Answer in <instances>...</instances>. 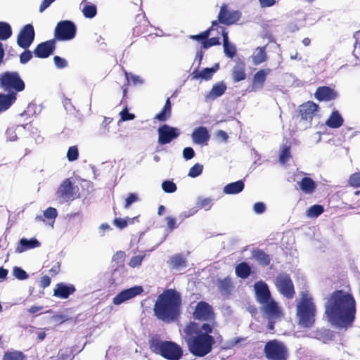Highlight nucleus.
I'll return each instance as SVG.
<instances>
[{"label": "nucleus", "instance_id": "19", "mask_svg": "<svg viewBox=\"0 0 360 360\" xmlns=\"http://www.w3.org/2000/svg\"><path fill=\"white\" fill-rule=\"evenodd\" d=\"M262 311L269 319H276L282 316V311L278 304L272 299L266 303H262Z\"/></svg>", "mask_w": 360, "mask_h": 360}, {"label": "nucleus", "instance_id": "30", "mask_svg": "<svg viewBox=\"0 0 360 360\" xmlns=\"http://www.w3.org/2000/svg\"><path fill=\"white\" fill-rule=\"evenodd\" d=\"M245 188L243 181L238 180L226 185L224 188V192L226 194H238L240 193Z\"/></svg>", "mask_w": 360, "mask_h": 360}, {"label": "nucleus", "instance_id": "9", "mask_svg": "<svg viewBox=\"0 0 360 360\" xmlns=\"http://www.w3.org/2000/svg\"><path fill=\"white\" fill-rule=\"evenodd\" d=\"M77 34V27L70 20H61L55 27L53 39L58 41H70L73 39Z\"/></svg>", "mask_w": 360, "mask_h": 360}, {"label": "nucleus", "instance_id": "34", "mask_svg": "<svg viewBox=\"0 0 360 360\" xmlns=\"http://www.w3.org/2000/svg\"><path fill=\"white\" fill-rule=\"evenodd\" d=\"M3 360H27V356L21 351L8 349L4 353Z\"/></svg>", "mask_w": 360, "mask_h": 360}, {"label": "nucleus", "instance_id": "13", "mask_svg": "<svg viewBox=\"0 0 360 360\" xmlns=\"http://www.w3.org/2000/svg\"><path fill=\"white\" fill-rule=\"evenodd\" d=\"M158 142L160 145H166L169 143L179 135V131L177 128L170 127L167 124H163L158 129Z\"/></svg>", "mask_w": 360, "mask_h": 360}, {"label": "nucleus", "instance_id": "28", "mask_svg": "<svg viewBox=\"0 0 360 360\" xmlns=\"http://www.w3.org/2000/svg\"><path fill=\"white\" fill-rule=\"evenodd\" d=\"M300 188L306 194H311L314 192L316 188L315 181L310 177H303L300 181L298 182Z\"/></svg>", "mask_w": 360, "mask_h": 360}, {"label": "nucleus", "instance_id": "46", "mask_svg": "<svg viewBox=\"0 0 360 360\" xmlns=\"http://www.w3.org/2000/svg\"><path fill=\"white\" fill-rule=\"evenodd\" d=\"M162 188L165 193H172L176 191L177 187L172 181L167 180L162 183Z\"/></svg>", "mask_w": 360, "mask_h": 360}, {"label": "nucleus", "instance_id": "29", "mask_svg": "<svg viewBox=\"0 0 360 360\" xmlns=\"http://www.w3.org/2000/svg\"><path fill=\"white\" fill-rule=\"evenodd\" d=\"M219 27L220 26L217 25V21H212L211 27H210L208 29L200 32L198 34L190 35L189 38L195 41H200L202 44L210 37L211 31L215 30H218L219 29Z\"/></svg>", "mask_w": 360, "mask_h": 360}, {"label": "nucleus", "instance_id": "3", "mask_svg": "<svg viewBox=\"0 0 360 360\" xmlns=\"http://www.w3.org/2000/svg\"><path fill=\"white\" fill-rule=\"evenodd\" d=\"M181 308V293L174 288H169L164 290L158 296L153 306V312L158 320L170 323L179 319Z\"/></svg>", "mask_w": 360, "mask_h": 360}, {"label": "nucleus", "instance_id": "11", "mask_svg": "<svg viewBox=\"0 0 360 360\" xmlns=\"http://www.w3.org/2000/svg\"><path fill=\"white\" fill-rule=\"evenodd\" d=\"M275 285L278 291L288 299L293 298L295 292L293 282L289 274H278L275 279Z\"/></svg>", "mask_w": 360, "mask_h": 360}, {"label": "nucleus", "instance_id": "26", "mask_svg": "<svg viewBox=\"0 0 360 360\" xmlns=\"http://www.w3.org/2000/svg\"><path fill=\"white\" fill-rule=\"evenodd\" d=\"M252 257L262 266H267L271 263V257L262 249H254L252 252Z\"/></svg>", "mask_w": 360, "mask_h": 360}, {"label": "nucleus", "instance_id": "63", "mask_svg": "<svg viewBox=\"0 0 360 360\" xmlns=\"http://www.w3.org/2000/svg\"><path fill=\"white\" fill-rule=\"evenodd\" d=\"M51 284V278L49 276H43L41 278L40 282H39V286L44 289L49 286Z\"/></svg>", "mask_w": 360, "mask_h": 360}, {"label": "nucleus", "instance_id": "4", "mask_svg": "<svg viewBox=\"0 0 360 360\" xmlns=\"http://www.w3.org/2000/svg\"><path fill=\"white\" fill-rule=\"evenodd\" d=\"M0 86L5 90H13L5 94L0 93V114L11 108L17 99V92L25 88L23 80L17 72H6L0 75Z\"/></svg>", "mask_w": 360, "mask_h": 360}, {"label": "nucleus", "instance_id": "15", "mask_svg": "<svg viewBox=\"0 0 360 360\" xmlns=\"http://www.w3.org/2000/svg\"><path fill=\"white\" fill-rule=\"evenodd\" d=\"M240 13L238 11H229L226 4H223L218 14V19L216 20L219 22L227 25H230L236 22L240 18Z\"/></svg>", "mask_w": 360, "mask_h": 360}, {"label": "nucleus", "instance_id": "35", "mask_svg": "<svg viewBox=\"0 0 360 360\" xmlns=\"http://www.w3.org/2000/svg\"><path fill=\"white\" fill-rule=\"evenodd\" d=\"M226 90V85L223 82H218L215 84L209 93V98L214 100L222 96Z\"/></svg>", "mask_w": 360, "mask_h": 360}, {"label": "nucleus", "instance_id": "50", "mask_svg": "<svg viewBox=\"0 0 360 360\" xmlns=\"http://www.w3.org/2000/svg\"><path fill=\"white\" fill-rule=\"evenodd\" d=\"M14 276L19 280H25L28 278L27 273L20 267L15 266L13 269Z\"/></svg>", "mask_w": 360, "mask_h": 360}, {"label": "nucleus", "instance_id": "62", "mask_svg": "<svg viewBox=\"0 0 360 360\" xmlns=\"http://www.w3.org/2000/svg\"><path fill=\"white\" fill-rule=\"evenodd\" d=\"M253 210L257 214H262L266 210V206L264 202H258L254 205Z\"/></svg>", "mask_w": 360, "mask_h": 360}, {"label": "nucleus", "instance_id": "17", "mask_svg": "<svg viewBox=\"0 0 360 360\" xmlns=\"http://www.w3.org/2000/svg\"><path fill=\"white\" fill-rule=\"evenodd\" d=\"M254 289L256 300L259 304L266 303L272 299L269 287L265 282L262 281L256 282L254 285Z\"/></svg>", "mask_w": 360, "mask_h": 360}, {"label": "nucleus", "instance_id": "22", "mask_svg": "<svg viewBox=\"0 0 360 360\" xmlns=\"http://www.w3.org/2000/svg\"><path fill=\"white\" fill-rule=\"evenodd\" d=\"M223 37V46L225 55L232 58L236 55L237 49L234 44L229 43L228 32L225 27H219Z\"/></svg>", "mask_w": 360, "mask_h": 360}, {"label": "nucleus", "instance_id": "57", "mask_svg": "<svg viewBox=\"0 0 360 360\" xmlns=\"http://www.w3.org/2000/svg\"><path fill=\"white\" fill-rule=\"evenodd\" d=\"M120 115L121 117V120L123 122L128 121V120H132L135 118V115L132 113H129L127 108L123 109L120 112Z\"/></svg>", "mask_w": 360, "mask_h": 360}, {"label": "nucleus", "instance_id": "42", "mask_svg": "<svg viewBox=\"0 0 360 360\" xmlns=\"http://www.w3.org/2000/svg\"><path fill=\"white\" fill-rule=\"evenodd\" d=\"M291 158L290 146H283L280 155L279 162L282 164L286 163Z\"/></svg>", "mask_w": 360, "mask_h": 360}, {"label": "nucleus", "instance_id": "54", "mask_svg": "<svg viewBox=\"0 0 360 360\" xmlns=\"http://www.w3.org/2000/svg\"><path fill=\"white\" fill-rule=\"evenodd\" d=\"M32 58V53L30 50L25 49L20 56V62L22 64L27 63Z\"/></svg>", "mask_w": 360, "mask_h": 360}, {"label": "nucleus", "instance_id": "38", "mask_svg": "<svg viewBox=\"0 0 360 360\" xmlns=\"http://www.w3.org/2000/svg\"><path fill=\"white\" fill-rule=\"evenodd\" d=\"M12 35L11 25L6 22H0V40H6Z\"/></svg>", "mask_w": 360, "mask_h": 360}, {"label": "nucleus", "instance_id": "33", "mask_svg": "<svg viewBox=\"0 0 360 360\" xmlns=\"http://www.w3.org/2000/svg\"><path fill=\"white\" fill-rule=\"evenodd\" d=\"M217 287L220 292L223 295H229L233 288V283L229 277L217 281Z\"/></svg>", "mask_w": 360, "mask_h": 360}, {"label": "nucleus", "instance_id": "2", "mask_svg": "<svg viewBox=\"0 0 360 360\" xmlns=\"http://www.w3.org/2000/svg\"><path fill=\"white\" fill-rule=\"evenodd\" d=\"M356 302L349 285L347 289L335 290L329 294L325 303L324 314L332 324L350 327L355 321Z\"/></svg>", "mask_w": 360, "mask_h": 360}, {"label": "nucleus", "instance_id": "1", "mask_svg": "<svg viewBox=\"0 0 360 360\" xmlns=\"http://www.w3.org/2000/svg\"><path fill=\"white\" fill-rule=\"evenodd\" d=\"M194 321L187 322L183 329L184 339L189 352L195 357H204L212 352L221 335L215 329L216 315L212 307L205 301L198 302L192 313Z\"/></svg>", "mask_w": 360, "mask_h": 360}, {"label": "nucleus", "instance_id": "64", "mask_svg": "<svg viewBox=\"0 0 360 360\" xmlns=\"http://www.w3.org/2000/svg\"><path fill=\"white\" fill-rule=\"evenodd\" d=\"M56 0H43L39 6V12H44Z\"/></svg>", "mask_w": 360, "mask_h": 360}, {"label": "nucleus", "instance_id": "18", "mask_svg": "<svg viewBox=\"0 0 360 360\" xmlns=\"http://www.w3.org/2000/svg\"><path fill=\"white\" fill-rule=\"evenodd\" d=\"M270 68L261 69L258 70L254 75L252 79L251 91L256 92L263 89L266 77L271 73Z\"/></svg>", "mask_w": 360, "mask_h": 360}, {"label": "nucleus", "instance_id": "31", "mask_svg": "<svg viewBox=\"0 0 360 360\" xmlns=\"http://www.w3.org/2000/svg\"><path fill=\"white\" fill-rule=\"evenodd\" d=\"M171 113H172V103H171L169 98H168L166 100V102H165L162 109L161 110V111L155 115V119H157L160 122H165L170 117Z\"/></svg>", "mask_w": 360, "mask_h": 360}, {"label": "nucleus", "instance_id": "36", "mask_svg": "<svg viewBox=\"0 0 360 360\" xmlns=\"http://www.w3.org/2000/svg\"><path fill=\"white\" fill-rule=\"evenodd\" d=\"M236 274L241 278H247L251 274V268L248 263L240 262L236 266Z\"/></svg>", "mask_w": 360, "mask_h": 360}, {"label": "nucleus", "instance_id": "56", "mask_svg": "<svg viewBox=\"0 0 360 360\" xmlns=\"http://www.w3.org/2000/svg\"><path fill=\"white\" fill-rule=\"evenodd\" d=\"M53 61H54L56 66L59 69L64 68L67 67V65H68V62L66 61V60L63 58L58 56H54Z\"/></svg>", "mask_w": 360, "mask_h": 360}, {"label": "nucleus", "instance_id": "52", "mask_svg": "<svg viewBox=\"0 0 360 360\" xmlns=\"http://www.w3.org/2000/svg\"><path fill=\"white\" fill-rule=\"evenodd\" d=\"M44 216L47 219H55L57 217V210L50 207L44 211Z\"/></svg>", "mask_w": 360, "mask_h": 360}, {"label": "nucleus", "instance_id": "53", "mask_svg": "<svg viewBox=\"0 0 360 360\" xmlns=\"http://www.w3.org/2000/svg\"><path fill=\"white\" fill-rule=\"evenodd\" d=\"M138 200L139 198L136 193H129L125 199L124 208L128 209L132 203L138 201Z\"/></svg>", "mask_w": 360, "mask_h": 360}, {"label": "nucleus", "instance_id": "16", "mask_svg": "<svg viewBox=\"0 0 360 360\" xmlns=\"http://www.w3.org/2000/svg\"><path fill=\"white\" fill-rule=\"evenodd\" d=\"M56 49V39H49L39 44L33 53L35 57L39 58H46L49 57Z\"/></svg>", "mask_w": 360, "mask_h": 360}, {"label": "nucleus", "instance_id": "44", "mask_svg": "<svg viewBox=\"0 0 360 360\" xmlns=\"http://www.w3.org/2000/svg\"><path fill=\"white\" fill-rule=\"evenodd\" d=\"M126 255L124 251H117L112 257V262L116 263L117 267L124 266Z\"/></svg>", "mask_w": 360, "mask_h": 360}, {"label": "nucleus", "instance_id": "32", "mask_svg": "<svg viewBox=\"0 0 360 360\" xmlns=\"http://www.w3.org/2000/svg\"><path fill=\"white\" fill-rule=\"evenodd\" d=\"M265 49L266 46H259L255 49L253 55L252 56V63L254 65H259L267 60Z\"/></svg>", "mask_w": 360, "mask_h": 360}, {"label": "nucleus", "instance_id": "20", "mask_svg": "<svg viewBox=\"0 0 360 360\" xmlns=\"http://www.w3.org/2000/svg\"><path fill=\"white\" fill-rule=\"evenodd\" d=\"M314 96L319 101H330L337 98L338 94L330 86H321L316 89Z\"/></svg>", "mask_w": 360, "mask_h": 360}, {"label": "nucleus", "instance_id": "12", "mask_svg": "<svg viewBox=\"0 0 360 360\" xmlns=\"http://www.w3.org/2000/svg\"><path fill=\"white\" fill-rule=\"evenodd\" d=\"M34 30L31 24L25 25L18 35L17 44L24 49H27L34 39Z\"/></svg>", "mask_w": 360, "mask_h": 360}, {"label": "nucleus", "instance_id": "37", "mask_svg": "<svg viewBox=\"0 0 360 360\" xmlns=\"http://www.w3.org/2000/svg\"><path fill=\"white\" fill-rule=\"evenodd\" d=\"M215 69L214 68H206L203 69L202 71L198 72V70H195L193 72V78L198 79V78H202L205 79L206 80L210 79L215 72Z\"/></svg>", "mask_w": 360, "mask_h": 360}, {"label": "nucleus", "instance_id": "14", "mask_svg": "<svg viewBox=\"0 0 360 360\" xmlns=\"http://www.w3.org/2000/svg\"><path fill=\"white\" fill-rule=\"evenodd\" d=\"M143 292L142 286L135 285L128 289H125L119 292L113 297L112 303L115 305H120L122 303L141 295Z\"/></svg>", "mask_w": 360, "mask_h": 360}, {"label": "nucleus", "instance_id": "21", "mask_svg": "<svg viewBox=\"0 0 360 360\" xmlns=\"http://www.w3.org/2000/svg\"><path fill=\"white\" fill-rule=\"evenodd\" d=\"M75 291L76 288L74 285H66L64 283H58L56 284V288L53 290V296L60 299H67Z\"/></svg>", "mask_w": 360, "mask_h": 360}, {"label": "nucleus", "instance_id": "40", "mask_svg": "<svg viewBox=\"0 0 360 360\" xmlns=\"http://www.w3.org/2000/svg\"><path fill=\"white\" fill-rule=\"evenodd\" d=\"M82 13L86 18H93L97 14V8L94 4H87L82 8Z\"/></svg>", "mask_w": 360, "mask_h": 360}, {"label": "nucleus", "instance_id": "5", "mask_svg": "<svg viewBox=\"0 0 360 360\" xmlns=\"http://www.w3.org/2000/svg\"><path fill=\"white\" fill-rule=\"evenodd\" d=\"M150 351L167 360H179L184 351L177 343L171 340H162L159 335H155L148 340Z\"/></svg>", "mask_w": 360, "mask_h": 360}, {"label": "nucleus", "instance_id": "25", "mask_svg": "<svg viewBox=\"0 0 360 360\" xmlns=\"http://www.w3.org/2000/svg\"><path fill=\"white\" fill-rule=\"evenodd\" d=\"M39 245L40 243L36 238H31L30 240L22 238L20 240L18 245L15 248V252L18 253H22L28 250L37 248Z\"/></svg>", "mask_w": 360, "mask_h": 360}, {"label": "nucleus", "instance_id": "60", "mask_svg": "<svg viewBox=\"0 0 360 360\" xmlns=\"http://www.w3.org/2000/svg\"><path fill=\"white\" fill-rule=\"evenodd\" d=\"M166 221H167V229L169 231H173L174 229L177 228V226L176 224V219L174 217H172L170 216L167 217Z\"/></svg>", "mask_w": 360, "mask_h": 360}, {"label": "nucleus", "instance_id": "45", "mask_svg": "<svg viewBox=\"0 0 360 360\" xmlns=\"http://www.w3.org/2000/svg\"><path fill=\"white\" fill-rule=\"evenodd\" d=\"M203 170V165L199 163L195 164L189 169L188 176L192 178H195L200 175Z\"/></svg>", "mask_w": 360, "mask_h": 360}, {"label": "nucleus", "instance_id": "47", "mask_svg": "<svg viewBox=\"0 0 360 360\" xmlns=\"http://www.w3.org/2000/svg\"><path fill=\"white\" fill-rule=\"evenodd\" d=\"M220 41L219 37H209L202 43L201 49H207L214 46L220 45Z\"/></svg>", "mask_w": 360, "mask_h": 360}, {"label": "nucleus", "instance_id": "49", "mask_svg": "<svg viewBox=\"0 0 360 360\" xmlns=\"http://www.w3.org/2000/svg\"><path fill=\"white\" fill-rule=\"evenodd\" d=\"M79 156L78 148L76 146L69 148L67 153V158L69 161L72 162L77 160Z\"/></svg>", "mask_w": 360, "mask_h": 360}, {"label": "nucleus", "instance_id": "51", "mask_svg": "<svg viewBox=\"0 0 360 360\" xmlns=\"http://www.w3.org/2000/svg\"><path fill=\"white\" fill-rule=\"evenodd\" d=\"M144 257V255H136L132 257L129 262V265L132 268L139 266L141 264Z\"/></svg>", "mask_w": 360, "mask_h": 360}, {"label": "nucleus", "instance_id": "58", "mask_svg": "<svg viewBox=\"0 0 360 360\" xmlns=\"http://www.w3.org/2000/svg\"><path fill=\"white\" fill-rule=\"evenodd\" d=\"M113 224L120 229L126 228L128 225V221L125 219L115 218L113 221Z\"/></svg>", "mask_w": 360, "mask_h": 360}, {"label": "nucleus", "instance_id": "43", "mask_svg": "<svg viewBox=\"0 0 360 360\" xmlns=\"http://www.w3.org/2000/svg\"><path fill=\"white\" fill-rule=\"evenodd\" d=\"M324 212V208L321 205H314L307 210L308 216L311 217H317Z\"/></svg>", "mask_w": 360, "mask_h": 360}, {"label": "nucleus", "instance_id": "23", "mask_svg": "<svg viewBox=\"0 0 360 360\" xmlns=\"http://www.w3.org/2000/svg\"><path fill=\"white\" fill-rule=\"evenodd\" d=\"M210 138L208 130L205 127H198L192 133L193 141L197 144L207 145Z\"/></svg>", "mask_w": 360, "mask_h": 360}, {"label": "nucleus", "instance_id": "61", "mask_svg": "<svg viewBox=\"0 0 360 360\" xmlns=\"http://www.w3.org/2000/svg\"><path fill=\"white\" fill-rule=\"evenodd\" d=\"M245 340V338H240L236 337L233 339H231L229 342V348H233L234 347L237 346L238 345L240 344L241 342H244Z\"/></svg>", "mask_w": 360, "mask_h": 360}, {"label": "nucleus", "instance_id": "59", "mask_svg": "<svg viewBox=\"0 0 360 360\" xmlns=\"http://www.w3.org/2000/svg\"><path fill=\"white\" fill-rule=\"evenodd\" d=\"M195 156V151L191 147H186L183 150V157L185 160H188Z\"/></svg>", "mask_w": 360, "mask_h": 360}, {"label": "nucleus", "instance_id": "6", "mask_svg": "<svg viewBox=\"0 0 360 360\" xmlns=\"http://www.w3.org/2000/svg\"><path fill=\"white\" fill-rule=\"evenodd\" d=\"M316 307L312 298L303 294L297 305L299 323L307 328L311 327L315 321Z\"/></svg>", "mask_w": 360, "mask_h": 360}, {"label": "nucleus", "instance_id": "8", "mask_svg": "<svg viewBox=\"0 0 360 360\" xmlns=\"http://www.w3.org/2000/svg\"><path fill=\"white\" fill-rule=\"evenodd\" d=\"M319 106L313 101H309L299 105V122L302 123L305 128H309L314 117L318 114Z\"/></svg>", "mask_w": 360, "mask_h": 360}, {"label": "nucleus", "instance_id": "39", "mask_svg": "<svg viewBox=\"0 0 360 360\" xmlns=\"http://www.w3.org/2000/svg\"><path fill=\"white\" fill-rule=\"evenodd\" d=\"M212 205L213 202L211 198H198L196 202L195 207H198V210H205V211H208L212 208Z\"/></svg>", "mask_w": 360, "mask_h": 360}, {"label": "nucleus", "instance_id": "41", "mask_svg": "<svg viewBox=\"0 0 360 360\" xmlns=\"http://www.w3.org/2000/svg\"><path fill=\"white\" fill-rule=\"evenodd\" d=\"M169 263L173 268L186 266V259L181 255H175L170 258Z\"/></svg>", "mask_w": 360, "mask_h": 360}, {"label": "nucleus", "instance_id": "24", "mask_svg": "<svg viewBox=\"0 0 360 360\" xmlns=\"http://www.w3.org/2000/svg\"><path fill=\"white\" fill-rule=\"evenodd\" d=\"M231 75L234 82L245 80L247 77L245 63L242 60L238 61L232 69Z\"/></svg>", "mask_w": 360, "mask_h": 360}, {"label": "nucleus", "instance_id": "27", "mask_svg": "<svg viewBox=\"0 0 360 360\" xmlns=\"http://www.w3.org/2000/svg\"><path fill=\"white\" fill-rule=\"evenodd\" d=\"M344 122V119L338 110H333L326 121V125L331 129L340 127Z\"/></svg>", "mask_w": 360, "mask_h": 360}, {"label": "nucleus", "instance_id": "7", "mask_svg": "<svg viewBox=\"0 0 360 360\" xmlns=\"http://www.w3.org/2000/svg\"><path fill=\"white\" fill-rule=\"evenodd\" d=\"M264 354L268 360H288L289 356L286 345L276 339L266 342Z\"/></svg>", "mask_w": 360, "mask_h": 360}, {"label": "nucleus", "instance_id": "10", "mask_svg": "<svg viewBox=\"0 0 360 360\" xmlns=\"http://www.w3.org/2000/svg\"><path fill=\"white\" fill-rule=\"evenodd\" d=\"M56 197L63 202L72 201L80 198L79 187L75 186L70 179H65L56 191Z\"/></svg>", "mask_w": 360, "mask_h": 360}, {"label": "nucleus", "instance_id": "55", "mask_svg": "<svg viewBox=\"0 0 360 360\" xmlns=\"http://www.w3.org/2000/svg\"><path fill=\"white\" fill-rule=\"evenodd\" d=\"M198 207H196L195 206L193 207L188 209V210L181 212L179 215V217L182 220H184L186 218H188V217L194 215L195 214H196L198 212Z\"/></svg>", "mask_w": 360, "mask_h": 360}, {"label": "nucleus", "instance_id": "48", "mask_svg": "<svg viewBox=\"0 0 360 360\" xmlns=\"http://www.w3.org/2000/svg\"><path fill=\"white\" fill-rule=\"evenodd\" d=\"M348 183L354 188L360 187V172L351 174L349 178Z\"/></svg>", "mask_w": 360, "mask_h": 360}]
</instances>
